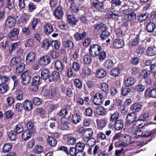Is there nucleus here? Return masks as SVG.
<instances>
[{
  "instance_id": "obj_13",
  "label": "nucleus",
  "mask_w": 156,
  "mask_h": 156,
  "mask_svg": "<svg viewBox=\"0 0 156 156\" xmlns=\"http://www.w3.org/2000/svg\"><path fill=\"white\" fill-rule=\"evenodd\" d=\"M35 57V55L32 51L29 52L26 56V61L28 63H31L34 62Z\"/></svg>"
},
{
  "instance_id": "obj_8",
  "label": "nucleus",
  "mask_w": 156,
  "mask_h": 156,
  "mask_svg": "<svg viewBox=\"0 0 156 156\" xmlns=\"http://www.w3.org/2000/svg\"><path fill=\"white\" fill-rule=\"evenodd\" d=\"M94 27L95 30L98 32L97 34L106 30V27L102 23H98L95 24Z\"/></svg>"
},
{
  "instance_id": "obj_43",
  "label": "nucleus",
  "mask_w": 156,
  "mask_h": 156,
  "mask_svg": "<svg viewBox=\"0 0 156 156\" xmlns=\"http://www.w3.org/2000/svg\"><path fill=\"white\" fill-rule=\"evenodd\" d=\"M27 129H26L27 130L31 131L32 132L34 133L35 131V128L34 126L33 123L31 122H29L27 124Z\"/></svg>"
},
{
  "instance_id": "obj_56",
  "label": "nucleus",
  "mask_w": 156,
  "mask_h": 156,
  "mask_svg": "<svg viewBox=\"0 0 156 156\" xmlns=\"http://www.w3.org/2000/svg\"><path fill=\"white\" fill-rule=\"evenodd\" d=\"M146 87L145 86L141 85H137L135 88L136 90L139 92H141L145 90Z\"/></svg>"
},
{
  "instance_id": "obj_32",
  "label": "nucleus",
  "mask_w": 156,
  "mask_h": 156,
  "mask_svg": "<svg viewBox=\"0 0 156 156\" xmlns=\"http://www.w3.org/2000/svg\"><path fill=\"white\" fill-rule=\"evenodd\" d=\"M121 72V69L118 67L113 68L111 71L110 74L112 76H117L119 75Z\"/></svg>"
},
{
  "instance_id": "obj_34",
  "label": "nucleus",
  "mask_w": 156,
  "mask_h": 156,
  "mask_svg": "<svg viewBox=\"0 0 156 156\" xmlns=\"http://www.w3.org/2000/svg\"><path fill=\"white\" fill-rule=\"evenodd\" d=\"M58 115L62 117H66L67 118H69L70 116V114L65 108L61 109L58 113Z\"/></svg>"
},
{
  "instance_id": "obj_49",
  "label": "nucleus",
  "mask_w": 156,
  "mask_h": 156,
  "mask_svg": "<svg viewBox=\"0 0 156 156\" xmlns=\"http://www.w3.org/2000/svg\"><path fill=\"white\" fill-rule=\"evenodd\" d=\"M96 111L97 113L100 115H103L106 112L105 108L102 106L97 107Z\"/></svg>"
},
{
  "instance_id": "obj_9",
  "label": "nucleus",
  "mask_w": 156,
  "mask_h": 156,
  "mask_svg": "<svg viewBox=\"0 0 156 156\" xmlns=\"http://www.w3.org/2000/svg\"><path fill=\"white\" fill-rule=\"evenodd\" d=\"M39 64L43 66H46L50 62V58L49 56L45 55L41 58L39 61Z\"/></svg>"
},
{
  "instance_id": "obj_28",
  "label": "nucleus",
  "mask_w": 156,
  "mask_h": 156,
  "mask_svg": "<svg viewBox=\"0 0 156 156\" xmlns=\"http://www.w3.org/2000/svg\"><path fill=\"white\" fill-rule=\"evenodd\" d=\"M115 128L116 130H120L123 127V121L122 119H119L114 122Z\"/></svg>"
},
{
  "instance_id": "obj_53",
  "label": "nucleus",
  "mask_w": 156,
  "mask_h": 156,
  "mask_svg": "<svg viewBox=\"0 0 156 156\" xmlns=\"http://www.w3.org/2000/svg\"><path fill=\"white\" fill-rule=\"evenodd\" d=\"M106 54L105 51L102 52H99L98 58L100 61H103L104 60L106 57Z\"/></svg>"
},
{
  "instance_id": "obj_36",
  "label": "nucleus",
  "mask_w": 156,
  "mask_h": 156,
  "mask_svg": "<svg viewBox=\"0 0 156 156\" xmlns=\"http://www.w3.org/2000/svg\"><path fill=\"white\" fill-rule=\"evenodd\" d=\"M8 85L5 83H1L0 84V93L4 94L8 90Z\"/></svg>"
},
{
  "instance_id": "obj_51",
  "label": "nucleus",
  "mask_w": 156,
  "mask_h": 156,
  "mask_svg": "<svg viewBox=\"0 0 156 156\" xmlns=\"http://www.w3.org/2000/svg\"><path fill=\"white\" fill-rule=\"evenodd\" d=\"M101 32V37L103 40L107 39L110 36V33L106 31V30L103 31Z\"/></svg>"
},
{
  "instance_id": "obj_6",
  "label": "nucleus",
  "mask_w": 156,
  "mask_h": 156,
  "mask_svg": "<svg viewBox=\"0 0 156 156\" xmlns=\"http://www.w3.org/2000/svg\"><path fill=\"white\" fill-rule=\"evenodd\" d=\"M19 31L17 28H14L11 30L8 34V37L12 41H16L18 39Z\"/></svg>"
},
{
  "instance_id": "obj_10",
  "label": "nucleus",
  "mask_w": 156,
  "mask_h": 156,
  "mask_svg": "<svg viewBox=\"0 0 156 156\" xmlns=\"http://www.w3.org/2000/svg\"><path fill=\"white\" fill-rule=\"evenodd\" d=\"M50 72L48 69H44L41 72V78L44 80H46L49 79V80L51 81Z\"/></svg>"
},
{
  "instance_id": "obj_4",
  "label": "nucleus",
  "mask_w": 156,
  "mask_h": 156,
  "mask_svg": "<svg viewBox=\"0 0 156 156\" xmlns=\"http://www.w3.org/2000/svg\"><path fill=\"white\" fill-rule=\"evenodd\" d=\"M123 12L127 16L128 21H132L136 19V14L132 12V9H125L123 11Z\"/></svg>"
},
{
  "instance_id": "obj_26",
  "label": "nucleus",
  "mask_w": 156,
  "mask_h": 156,
  "mask_svg": "<svg viewBox=\"0 0 156 156\" xmlns=\"http://www.w3.org/2000/svg\"><path fill=\"white\" fill-rule=\"evenodd\" d=\"M52 44V41L45 39L43 41L41 46L45 50H48Z\"/></svg>"
},
{
  "instance_id": "obj_19",
  "label": "nucleus",
  "mask_w": 156,
  "mask_h": 156,
  "mask_svg": "<svg viewBox=\"0 0 156 156\" xmlns=\"http://www.w3.org/2000/svg\"><path fill=\"white\" fill-rule=\"evenodd\" d=\"M53 31V28L51 24L48 23L44 26V31L47 35L51 34Z\"/></svg>"
},
{
  "instance_id": "obj_44",
  "label": "nucleus",
  "mask_w": 156,
  "mask_h": 156,
  "mask_svg": "<svg viewBox=\"0 0 156 156\" xmlns=\"http://www.w3.org/2000/svg\"><path fill=\"white\" fill-rule=\"evenodd\" d=\"M70 9L73 12L77 13L78 12V6L77 4L75 2L71 3Z\"/></svg>"
},
{
  "instance_id": "obj_46",
  "label": "nucleus",
  "mask_w": 156,
  "mask_h": 156,
  "mask_svg": "<svg viewBox=\"0 0 156 156\" xmlns=\"http://www.w3.org/2000/svg\"><path fill=\"white\" fill-rule=\"evenodd\" d=\"M131 90V89L129 88L128 87L125 85L123 86L122 88V94L123 96H126L130 92Z\"/></svg>"
},
{
  "instance_id": "obj_23",
  "label": "nucleus",
  "mask_w": 156,
  "mask_h": 156,
  "mask_svg": "<svg viewBox=\"0 0 156 156\" xmlns=\"http://www.w3.org/2000/svg\"><path fill=\"white\" fill-rule=\"evenodd\" d=\"M48 143L50 146L55 147L57 143V141L56 139L53 137L49 136L47 139Z\"/></svg>"
},
{
  "instance_id": "obj_52",
  "label": "nucleus",
  "mask_w": 156,
  "mask_h": 156,
  "mask_svg": "<svg viewBox=\"0 0 156 156\" xmlns=\"http://www.w3.org/2000/svg\"><path fill=\"white\" fill-rule=\"evenodd\" d=\"M40 77L39 76H35L32 80V84L34 85H38L40 84Z\"/></svg>"
},
{
  "instance_id": "obj_40",
  "label": "nucleus",
  "mask_w": 156,
  "mask_h": 156,
  "mask_svg": "<svg viewBox=\"0 0 156 156\" xmlns=\"http://www.w3.org/2000/svg\"><path fill=\"white\" fill-rule=\"evenodd\" d=\"M12 145V144L7 143L4 145L3 148V151L4 152H7L11 150Z\"/></svg>"
},
{
  "instance_id": "obj_12",
  "label": "nucleus",
  "mask_w": 156,
  "mask_h": 156,
  "mask_svg": "<svg viewBox=\"0 0 156 156\" xmlns=\"http://www.w3.org/2000/svg\"><path fill=\"white\" fill-rule=\"evenodd\" d=\"M143 107V103L138 102L134 103L132 106L131 109L133 112H138L141 111Z\"/></svg>"
},
{
  "instance_id": "obj_59",
  "label": "nucleus",
  "mask_w": 156,
  "mask_h": 156,
  "mask_svg": "<svg viewBox=\"0 0 156 156\" xmlns=\"http://www.w3.org/2000/svg\"><path fill=\"white\" fill-rule=\"evenodd\" d=\"M143 79H145L149 77L150 74V71L147 69H145L142 71Z\"/></svg>"
},
{
  "instance_id": "obj_60",
  "label": "nucleus",
  "mask_w": 156,
  "mask_h": 156,
  "mask_svg": "<svg viewBox=\"0 0 156 156\" xmlns=\"http://www.w3.org/2000/svg\"><path fill=\"white\" fill-rule=\"evenodd\" d=\"M96 143L95 140L94 138H90L87 140V145L89 147H93L94 146Z\"/></svg>"
},
{
  "instance_id": "obj_24",
  "label": "nucleus",
  "mask_w": 156,
  "mask_h": 156,
  "mask_svg": "<svg viewBox=\"0 0 156 156\" xmlns=\"http://www.w3.org/2000/svg\"><path fill=\"white\" fill-rule=\"evenodd\" d=\"M93 134V131L90 129H87L84 131L83 134L84 138H88L91 137Z\"/></svg>"
},
{
  "instance_id": "obj_42",
  "label": "nucleus",
  "mask_w": 156,
  "mask_h": 156,
  "mask_svg": "<svg viewBox=\"0 0 156 156\" xmlns=\"http://www.w3.org/2000/svg\"><path fill=\"white\" fill-rule=\"evenodd\" d=\"M149 16V14L145 12L144 14H142L139 16L137 18L139 21L142 22L144 20L147 19Z\"/></svg>"
},
{
  "instance_id": "obj_37",
  "label": "nucleus",
  "mask_w": 156,
  "mask_h": 156,
  "mask_svg": "<svg viewBox=\"0 0 156 156\" xmlns=\"http://www.w3.org/2000/svg\"><path fill=\"white\" fill-rule=\"evenodd\" d=\"M93 6L97 9H101L103 8V2H102L98 1L96 2L93 3Z\"/></svg>"
},
{
  "instance_id": "obj_62",
  "label": "nucleus",
  "mask_w": 156,
  "mask_h": 156,
  "mask_svg": "<svg viewBox=\"0 0 156 156\" xmlns=\"http://www.w3.org/2000/svg\"><path fill=\"white\" fill-rule=\"evenodd\" d=\"M63 45L66 47L72 48L73 47V43L71 41L67 40L64 42Z\"/></svg>"
},
{
  "instance_id": "obj_54",
  "label": "nucleus",
  "mask_w": 156,
  "mask_h": 156,
  "mask_svg": "<svg viewBox=\"0 0 156 156\" xmlns=\"http://www.w3.org/2000/svg\"><path fill=\"white\" fill-rule=\"evenodd\" d=\"M143 132L141 130L138 129L135 131H134V132L133 136L134 137L137 138L141 136H142L143 134Z\"/></svg>"
},
{
  "instance_id": "obj_18",
  "label": "nucleus",
  "mask_w": 156,
  "mask_h": 156,
  "mask_svg": "<svg viewBox=\"0 0 156 156\" xmlns=\"http://www.w3.org/2000/svg\"><path fill=\"white\" fill-rule=\"evenodd\" d=\"M113 44L114 47L117 48H120L123 46L124 43L123 41L121 40L116 39L114 41Z\"/></svg>"
},
{
  "instance_id": "obj_35",
  "label": "nucleus",
  "mask_w": 156,
  "mask_h": 156,
  "mask_svg": "<svg viewBox=\"0 0 156 156\" xmlns=\"http://www.w3.org/2000/svg\"><path fill=\"white\" fill-rule=\"evenodd\" d=\"M136 81L135 79L133 78H129L125 81V85L130 87L134 84Z\"/></svg>"
},
{
  "instance_id": "obj_38",
  "label": "nucleus",
  "mask_w": 156,
  "mask_h": 156,
  "mask_svg": "<svg viewBox=\"0 0 156 156\" xmlns=\"http://www.w3.org/2000/svg\"><path fill=\"white\" fill-rule=\"evenodd\" d=\"M106 73L105 70L103 69H101L97 71L96 75L97 77L99 78H103L105 76Z\"/></svg>"
},
{
  "instance_id": "obj_5",
  "label": "nucleus",
  "mask_w": 156,
  "mask_h": 156,
  "mask_svg": "<svg viewBox=\"0 0 156 156\" xmlns=\"http://www.w3.org/2000/svg\"><path fill=\"white\" fill-rule=\"evenodd\" d=\"M103 96L100 93H96L94 97L93 102L94 104L96 105H100L103 103L102 99Z\"/></svg>"
},
{
  "instance_id": "obj_29",
  "label": "nucleus",
  "mask_w": 156,
  "mask_h": 156,
  "mask_svg": "<svg viewBox=\"0 0 156 156\" xmlns=\"http://www.w3.org/2000/svg\"><path fill=\"white\" fill-rule=\"evenodd\" d=\"M65 117H62L60 120L61 123L60 125V128L62 130L67 129L69 127L68 125V122L65 120Z\"/></svg>"
},
{
  "instance_id": "obj_33",
  "label": "nucleus",
  "mask_w": 156,
  "mask_h": 156,
  "mask_svg": "<svg viewBox=\"0 0 156 156\" xmlns=\"http://www.w3.org/2000/svg\"><path fill=\"white\" fill-rule=\"evenodd\" d=\"M59 73L56 71H53L51 75L50 79L54 81L58 80L60 78Z\"/></svg>"
},
{
  "instance_id": "obj_41",
  "label": "nucleus",
  "mask_w": 156,
  "mask_h": 156,
  "mask_svg": "<svg viewBox=\"0 0 156 156\" xmlns=\"http://www.w3.org/2000/svg\"><path fill=\"white\" fill-rule=\"evenodd\" d=\"M16 134L17 133L16 131L14 130L10 131L9 134V136L10 139L11 140H16L17 137Z\"/></svg>"
},
{
  "instance_id": "obj_50",
  "label": "nucleus",
  "mask_w": 156,
  "mask_h": 156,
  "mask_svg": "<svg viewBox=\"0 0 156 156\" xmlns=\"http://www.w3.org/2000/svg\"><path fill=\"white\" fill-rule=\"evenodd\" d=\"M19 44L20 43L19 42L12 43L9 48V51L10 53H12L14 50L17 48Z\"/></svg>"
},
{
  "instance_id": "obj_16",
  "label": "nucleus",
  "mask_w": 156,
  "mask_h": 156,
  "mask_svg": "<svg viewBox=\"0 0 156 156\" xmlns=\"http://www.w3.org/2000/svg\"><path fill=\"white\" fill-rule=\"evenodd\" d=\"M34 133L25 129L22 135V139L24 140H28L31 137V136Z\"/></svg>"
},
{
  "instance_id": "obj_15",
  "label": "nucleus",
  "mask_w": 156,
  "mask_h": 156,
  "mask_svg": "<svg viewBox=\"0 0 156 156\" xmlns=\"http://www.w3.org/2000/svg\"><path fill=\"white\" fill-rule=\"evenodd\" d=\"M82 71L80 73V76L82 78H85L86 75L90 74L91 73V70L87 67L84 66L82 68Z\"/></svg>"
},
{
  "instance_id": "obj_39",
  "label": "nucleus",
  "mask_w": 156,
  "mask_h": 156,
  "mask_svg": "<svg viewBox=\"0 0 156 156\" xmlns=\"http://www.w3.org/2000/svg\"><path fill=\"white\" fill-rule=\"evenodd\" d=\"M68 20L69 22L72 23V25H76L77 23V20L74 16L69 15L67 16Z\"/></svg>"
},
{
  "instance_id": "obj_14",
  "label": "nucleus",
  "mask_w": 156,
  "mask_h": 156,
  "mask_svg": "<svg viewBox=\"0 0 156 156\" xmlns=\"http://www.w3.org/2000/svg\"><path fill=\"white\" fill-rule=\"evenodd\" d=\"M139 37V35H131V37L133 38L131 39L130 42L131 45L132 46H136L139 44L140 41Z\"/></svg>"
},
{
  "instance_id": "obj_57",
  "label": "nucleus",
  "mask_w": 156,
  "mask_h": 156,
  "mask_svg": "<svg viewBox=\"0 0 156 156\" xmlns=\"http://www.w3.org/2000/svg\"><path fill=\"white\" fill-rule=\"evenodd\" d=\"M78 144H76V148L74 147L70 148L69 153L72 156H77L78 152H76V146Z\"/></svg>"
},
{
  "instance_id": "obj_58",
  "label": "nucleus",
  "mask_w": 156,
  "mask_h": 156,
  "mask_svg": "<svg viewBox=\"0 0 156 156\" xmlns=\"http://www.w3.org/2000/svg\"><path fill=\"white\" fill-rule=\"evenodd\" d=\"M83 60L84 62L86 64H90L91 61L90 56L88 55H86L84 56Z\"/></svg>"
},
{
  "instance_id": "obj_20",
  "label": "nucleus",
  "mask_w": 156,
  "mask_h": 156,
  "mask_svg": "<svg viewBox=\"0 0 156 156\" xmlns=\"http://www.w3.org/2000/svg\"><path fill=\"white\" fill-rule=\"evenodd\" d=\"M115 62L114 61L111 59H108L105 61L104 63L105 67L108 69H110L113 67Z\"/></svg>"
},
{
  "instance_id": "obj_47",
  "label": "nucleus",
  "mask_w": 156,
  "mask_h": 156,
  "mask_svg": "<svg viewBox=\"0 0 156 156\" xmlns=\"http://www.w3.org/2000/svg\"><path fill=\"white\" fill-rule=\"evenodd\" d=\"M34 151L35 153L39 154L44 151V148L41 146L36 145L34 147Z\"/></svg>"
},
{
  "instance_id": "obj_21",
  "label": "nucleus",
  "mask_w": 156,
  "mask_h": 156,
  "mask_svg": "<svg viewBox=\"0 0 156 156\" xmlns=\"http://www.w3.org/2000/svg\"><path fill=\"white\" fill-rule=\"evenodd\" d=\"M156 24L153 22H150L147 23L146 25V29L149 33L153 32L156 28Z\"/></svg>"
},
{
  "instance_id": "obj_2",
  "label": "nucleus",
  "mask_w": 156,
  "mask_h": 156,
  "mask_svg": "<svg viewBox=\"0 0 156 156\" xmlns=\"http://www.w3.org/2000/svg\"><path fill=\"white\" fill-rule=\"evenodd\" d=\"M102 49L101 46L98 44H95L91 45L89 49V53L91 56L94 57L98 56Z\"/></svg>"
},
{
  "instance_id": "obj_27",
  "label": "nucleus",
  "mask_w": 156,
  "mask_h": 156,
  "mask_svg": "<svg viewBox=\"0 0 156 156\" xmlns=\"http://www.w3.org/2000/svg\"><path fill=\"white\" fill-rule=\"evenodd\" d=\"M25 68V65L23 63H22L19 65L16 66V73L18 75L21 73L23 72Z\"/></svg>"
},
{
  "instance_id": "obj_48",
  "label": "nucleus",
  "mask_w": 156,
  "mask_h": 156,
  "mask_svg": "<svg viewBox=\"0 0 156 156\" xmlns=\"http://www.w3.org/2000/svg\"><path fill=\"white\" fill-rule=\"evenodd\" d=\"M106 123L105 120V119H102L98 121L97 125L98 127L102 129L105 126Z\"/></svg>"
},
{
  "instance_id": "obj_25",
  "label": "nucleus",
  "mask_w": 156,
  "mask_h": 156,
  "mask_svg": "<svg viewBox=\"0 0 156 156\" xmlns=\"http://www.w3.org/2000/svg\"><path fill=\"white\" fill-rule=\"evenodd\" d=\"M147 55L150 56L156 55V47L152 46L149 47L147 51Z\"/></svg>"
},
{
  "instance_id": "obj_55",
  "label": "nucleus",
  "mask_w": 156,
  "mask_h": 156,
  "mask_svg": "<svg viewBox=\"0 0 156 156\" xmlns=\"http://www.w3.org/2000/svg\"><path fill=\"white\" fill-rule=\"evenodd\" d=\"M16 99L19 101H20L22 99L23 97V92L20 90H18L16 92Z\"/></svg>"
},
{
  "instance_id": "obj_22",
  "label": "nucleus",
  "mask_w": 156,
  "mask_h": 156,
  "mask_svg": "<svg viewBox=\"0 0 156 156\" xmlns=\"http://www.w3.org/2000/svg\"><path fill=\"white\" fill-rule=\"evenodd\" d=\"M120 117L119 113L116 112L111 114L110 118V122L114 123L118 120H119Z\"/></svg>"
},
{
  "instance_id": "obj_63",
  "label": "nucleus",
  "mask_w": 156,
  "mask_h": 156,
  "mask_svg": "<svg viewBox=\"0 0 156 156\" xmlns=\"http://www.w3.org/2000/svg\"><path fill=\"white\" fill-rule=\"evenodd\" d=\"M35 112L38 115H44L45 113V112L42 108H37L35 110Z\"/></svg>"
},
{
  "instance_id": "obj_30",
  "label": "nucleus",
  "mask_w": 156,
  "mask_h": 156,
  "mask_svg": "<svg viewBox=\"0 0 156 156\" xmlns=\"http://www.w3.org/2000/svg\"><path fill=\"white\" fill-rule=\"evenodd\" d=\"M55 66V68L60 72H62L64 69L63 64L59 60L56 61Z\"/></svg>"
},
{
  "instance_id": "obj_61",
  "label": "nucleus",
  "mask_w": 156,
  "mask_h": 156,
  "mask_svg": "<svg viewBox=\"0 0 156 156\" xmlns=\"http://www.w3.org/2000/svg\"><path fill=\"white\" fill-rule=\"evenodd\" d=\"M10 79V77L6 76H2L0 75V81L2 83H5Z\"/></svg>"
},
{
  "instance_id": "obj_45",
  "label": "nucleus",
  "mask_w": 156,
  "mask_h": 156,
  "mask_svg": "<svg viewBox=\"0 0 156 156\" xmlns=\"http://www.w3.org/2000/svg\"><path fill=\"white\" fill-rule=\"evenodd\" d=\"M101 90L104 91L107 95L108 91V85L106 83L103 82L101 84Z\"/></svg>"
},
{
  "instance_id": "obj_3",
  "label": "nucleus",
  "mask_w": 156,
  "mask_h": 156,
  "mask_svg": "<svg viewBox=\"0 0 156 156\" xmlns=\"http://www.w3.org/2000/svg\"><path fill=\"white\" fill-rule=\"evenodd\" d=\"M22 79V83L23 85H27L29 83L31 79V74L28 71L24 72L21 75Z\"/></svg>"
},
{
  "instance_id": "obj_31",
  "label": "nucleus",
  "mask_w": 156,
  "mask_h": 156,
  "mask_svg": "<svg viewBox=\"0 0 156 156\" xmlns=\"http://www.w3.org/2000/svg\"><path fill=\"white\" fill-rule=\"evenodd\" d=\"M21 61L22 59L20 57H13L11 59L10 65L11 66L16 65L20 62Z\"/></svg>"
},
{
  "instance_id": "obj_11",
  "label": "nucleus",
  "mask_w": 156,
  "mask_h": 156,
  "mask_svg": "<svg viewBox=\"0 0 156 156\" xmlns=\"http://www.w3.org/2000/svg\"><path fill=\"white\" fill-rule=\"evenodd\" d=\"M64 15V12L62 11V8L59 6L57 7L55 9L54 15L55 17L57 19H61Z\"/></svg>"
},
{
  "instance_id": "obj_64",
  "label": "nucleus",
  "mask_w": 156,
  "mask_h": 156,
  "mask_svg": "<svg viewBox=\"0 0 156 156\" xmlns=\"http://www.w3.org/2000/svg\"><path fill=\"white\" fill-rule=\"evenodd\" d=\"M60 28L62 30H66L68 28L67 25L63 21H60L58 23Z\"/></svg>"
},
{
  "instance_id": "obj_7",
  "label": "nucleus",
  "mask_w": 156,
  "mask_h": 156,
  "mask_svg": "<svg viewBox=\"0 0 156 156\" xmlns=\"http://www.w3.org/2000/svg\"><path fill=\"white\" fill-rule=\"evenodd\" d=\"M16 23V20L12 16H9L5 22L6 26L10 28L13 27Z\"/></svg>"
},
{
  "instance_id": "obj_1",
  "label": "nucleus",
  "mask_w": 156,
  "mask_h": 156,
  "mask_svg": "<svg viewBox=\"0 0 156 156\" xmlns=\"http://www.w3.org/2000/svg\"><path fill=\"white\" fill-rule=\"evenodd\" d=\"M137 115L135 112L129 113L126 118V124L128 126H130L131 124L132 125L135 126L136 127H138L139 128H142L146 125L145 124L142 123L138 124L139 120H136Z\"/></svg>"
},
{
  "instance_id": "obj_17",
  "label": "nucleus",
  "mask_w": 156,
  "mask_h": 156,
  "mask_svg": "<svg viewBox=\"0 0 156 156\" xmlns=\"http://www.w3.org/2000/svg\"><path fill=\"white\" fill-rule=\"evenodd\" d=\"M32 102L27 100H25L23 102V107L25 110L30 111L32 109Z\"/></svg>"
}]
</instances>
